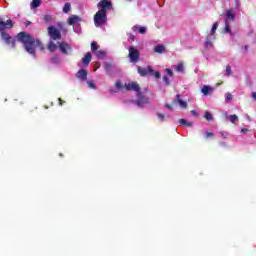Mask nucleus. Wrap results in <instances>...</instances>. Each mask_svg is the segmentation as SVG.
Here are the masks:
<instances>
[{
    "mask_svg": "<svg viewBox=\"0 0 256 256\" xmlns=\"http://www.w3.org/2000/svg\"><path fill=\"white\" fill-rule=\"evenodd\" d=\"M17 41L22 43L25 51L29 53V55H32V57H35V50L37 47L43 51L45 47H43V43H41V40L35 39L31 34L22 31L16 35Z\"/></svg>",
    "mask_w": 256,
    "mask_h": 256,
    "instance_id": "1",
    "label": "nucleus"
},
{
    "mask_svg": "<svg viewBox=\"0 0 256 256\" xmlns=\"http://www.w3.org/2000/svg\"><path fill=\"white\" fill-rule=\"evenodd\" d=\"M13 20L8 19L6 22L0 18V35L1 39L6 43V45H11L12 49H15L17 40L13 38L9 33L5 32V29H13Z\"/></svg>",
    "mask_w": 256,
    "mask_h": 256,
    "instance_id": "2",
    "label": "nucleus"
},
{
    "mask_svg": "<svg viewBox=\"0 0 256 256\" xmlns=\"http://www.w3.org/2000/svg\"><path fill=\"white\" fill-rule=\"evenodd\" d=\"M138 73H139L140 77H147V75H151L152 77H155L156 79H161V73L159 71L153 70V67H151V66H147V68L138 66Z\"/></svg>",
    "mask_w": 256,
    "mask_h": 256,
    "instance_id": "3",
    "label": "nucleus"
},
{
    "mask_svg": "<svg viewBox=\"0 0 256 256\" xmlns=\"http://www.w3.org/2000/svg\"><path fill=\"white\" fill-rule=\"evenodd\" d=\"M107 23V14L105 12H100L99 10L94 15V25L95 27H103Z\"/></svg>",
    "mask_w": 256,
    "mask_h": 256,
    "instance_id": "4",
    "label": "nucleus"
},
{
    "mask_svg": "<svg viewBox=\"0 0 256 256\" xmlns=\"http://www.w3.org/2000/svg\"><path fill=\"white\" fill-rule=\"evenodd\" d=\"M97 7H99L100 13H105L107 15V11H111L113 9V2L110 0H101L98 4Z\"/></svg>",
    "mask_w": 256,
    "mask_h": 256,
    "instance_id": "5",
    "label": "nucleus"
},
{
    "mask_svg": "<svg viewBox=\"0 0 256 256\" xmlns=\"http://www.w3.org/2000/svg\"><path fill=\"white\" fill-rule=\"evenodd\" d=\"M128 57L130 59V63H137L141 57L139 51L135 48V46H130L128 49Z\"/></svg>",
    "mask_w": 256,
    "mask_h": 256,
    "instance_id": "6",
    "label": "nucleus"
},
{
    "mask_svg": "<svg viewBox=\"0 0 256 256\" xmlns=\"http://www.w3.org/2000/svg\"><path fill=\"white\" fill-rule=\"evenodd\" d=\"M48 34L49 37H51V39H53L54 41H59V39H61V31L55 28V26L48 27Z\"/></svg>",
    "mask_w": 256,
    "mask_h": 256,
    "instance_id": "7",
    "label": "nucleus"
},
{
    "mask_svg": "<svg viewBox=\"0 0 256 256\" xmlns=\"http://www.w3.org/2000/svg\"><path fill=\"white\" fill-rule=\"evenodd\" d=\"M137 107H143L144 105L149 104V98L143 95L142 92L137 93V100L135 101Z\"/></svg>",
    "mask_w": 256,
    "mask_h": 256,
    "instance_id": "8",
    "label": "nucleus"
},
{
    "mask_svg": "<svg viewBox=\"0 0 256 256\" xmlns=\"http://www.w3.org/2000/svg\"><path fill=\"white\" fill-rule=\"evenodd\" d=\"M127 91H136V93L141 92V87L137 82H132L126 85Z\"/></svg>",
    "mask_w": 256,
    "mask_h": 256,
    "instance_id": "9",
    "label": "nucleus"
},
{
    "mask_svg": "<svg viewBox=\"0 0 256 256\" xmlns=\"http://www.w3.org/2000/svg\"><path fill=\"white\" fill-rule=\"evenodd\" d=\"M59 49L61 51V53H63V55H69V50H71V46H69V44L62 42L59 44Z\"/></svg>",
    "mask_w": 256,
    "mask_h": 256,
    "instance_id": "10",
    "label": "nucleus"
},
{
    "mask_svg": "<svg viewBox=\"0 0 256 256\" xmlns=\"http://www.w3.org/2000/svg\"><path fill=\"white\" fill-rule=\"evenodd\" d=\"M226 21L229 23V21H235V11L233 8H230L226 11Z\"/></svg>",
    "mask_w": 256,
    "mask_h": 256,
    "instance_id": "11",
    "label": "nucleus"
},
{
    "mask_svg": "<svg viewBox=\"0 0 256 256\" xmlns=\"http://www.w3.org/2000/svg\"><path fill=\"white\" fill-rule=\"evenodd\" d=\"M77 79H81V81H87V70L81 69L76 74Z\"/></svg>",
    "mask_w": 256,
    "mask_h": 256,
    "instance_id": "12",
    "label": "nucleus"
},
{
    "mask_svg": "<svg viewBox=\"0 0 256 256\" xmlns=\"http://www.w3.org/2000/svg\"><path fill=\"white\" fill-rule=\"evenodd\" d=\"M132 31H138V33H140V35H145V33H147V27L145 26H139V25H135L132 28Z\"/></svg>",
    "mask_w": 256,
    "mask_h": 256,
    "instance_id": "13",
    "label": "nucleus"
},
{
    "mask_svg": "<svg viewBox=\"0 0 256 256\" xmlns=\"http://www.w3.org/2000/svg\"><path fill=\"white\" fill-rule=\"evenodd\" d=\"M81 21V18L77 15H72L68 18V25H76V23H79Z\"/></svg>",
    "mask_w": 256,
    "mask_h": 256,
    "instance_id": "14",
    "label": "nucleus"
},
{
    "mask_svg": "<svg viewBox=\"0 0 256 256\" xmlns=\"http://www.w3.org/2000/svg\"><path fill=\"white\" fill-rule=\"evenodd\" d=\"M92 55L91 52H87L85 57L82 59L84 67H87L91 63Z\"/></svg>",
    "mask_w": 256,
    "mask_h": 256,
    "instance_id": "15",
    "label": "nucleus"
},
{
    "mask_svg": "<svg viewBox=\"0 0 256 256\" xmlns=\"http://www.w3.org/2000/svg\"><path fill=\"white\" fill-rule=\"evenodd\" d=\"M213 40H215V36H208L205 40V46L207 49H211L213 47Z\"/></svg>",
    "mask_w": 256,
    "mask_h": 256,
    "instance_id": "16",
    "label": "nucleus"
},
{
    "mask_svg": "<svg viewBox=\"0 0 256 256\" xmlns=\"http://www.w3.org/2000/svg\"><path fill=\"white\" fill-rule=\"evenodd\" d=\"M47 49L53 53L54 51H57V44H55V42H49Z\"/></svg>",
    "mask_w": 256,
    "mask_h": 256,
    "instance_id": "17",
    "label": "nucleus"
},
{
    "mask_svg": "<svg viewBox=\"0 0 256 256\" xmlns=\"http://www.w3.org/2000/svg\"><path fill=\"white\" fill-rule=\"evenodd\" d=\"M176 71L178 73H185V65L182 62L178 63L176 65Z\"/></svg>",
    "mask_w": 256,
    "mask_h": 256,
    "instance_id": "18",
    "label": "nucleus"
},
{
    "mask_svg": "<svg viewBox=\"0 0 256 256\" xmlns=\"http://www.w3.org/2000/svg\"><path fill=\"white\" fill-rule=\"evenodd\" d=\"M203 95H209V91H213V88H211L210 86L204 85L201 89Z\"/></svg>",
    "mask_w": 256,
    "mask_h": 256,
    "instance_id": "19",
    "label": "nucleus"
},
{
    "mask_svg": "<svg viewBox=\"0 0 256 256\" xmlns=\"http://www.w3.org/2000/svg\"><path fill=\"white\" fill-rule=\"evenodd\" d=\"M174 103H179L182 109H187V102L183 101L182 99H175Z\"/></svg>",
    "mask_w": 256,
    "mask_h": 256,
    "instance_id": "20",
    "label": "nucleus"
},
{
    "mask_svg": "<svg viewBox=\"0 0 256 256\" xmlns=\"http://www.w3.org/2000/svg\"><path fill=\"white\" fill-rule=\"evenodd\" d=\"M37 7H41V0H32L31 8L32 9H37Z\"/></svg>",
    "mask_w": 256,
    "mask_h": 256,
    "instance_id": "21",
    "label": "nucleus"
},
{
    "mask_svg": "<svg viewBox=\"0 0 256 256\" xmlns=\"http://www.w3.org/2000/svg\"><path fill=\"white\" fill-rule=\"evenodd\" d=\"M95 55L98 59H104L106 53L104 50H98L95 52Z\"/></svg>",
    "mask_w": 256,
    "mask_h": 256,
    "instance_id": "22",
    "label": "nucleus"
},
{
    "mask_svg": "<svg viewBox=\"0 0 256 256\" xmlns=\"http://www.w3.org/2000/svg\"><path fill=\"white\" fill-rule=\"evenodd\" d=\"M217 27H219V22H215L212 26L210 35L211 37H215V31H217Z\"/></svg>",
    "mask_w": 256,
    "mask_h": 256,
    "instance_id": "23",
    "label": "nucleus"
},
{
    "mask_svg": "<svg viewBox=\"0 0 256 256\" xmlns=\"http://www.w3.org/2000/svg\"><path fill=\"white\" fill-rule=\"evenodd\" d=\"M155 53H163L165 51V46L164 45H157L154 47Z\"/></svg>",
    "mask_w": 256,
    "mask_h": 256,
    "instance_id": "24",
    "label": "nucleus"
},
{
    "mask_svg": "<svg viewBox=\"0 0 256 256\" xmlns=\"http://www.w3.org/2000/svg\"><path fill=\"white\" fill-rule=\"evenodd\" d=\"M98 49H99V44H97L96 41H93L91 43V51H92V53H96V51H98Z\"/></svg>",
    "mask_w": 256,
    "mask_h": 256,
    "instance_id": "25",
    "label": "nucleus"
},
{
    "mask_svg": "<svg viewBox=\"0 0 256 256\" xmlns=\"http://www.w3.org/2000/svg\"><path fill=\"white\" fill-rule=\"evenodd\" d=\"M179 123H180V125H185L186 127H193V123L188 122L187 120H185L183 118L179 120Z\"/></svg>",
    "mask_w": 256,
    "mask_h": 256,
    "instance_id": "26",
    "label": "nucleus"
},
{
    "mask_svg": "<svg viewBox=\"0 0 256 256\" xmlns=\"http://www.w3.org/2000/svg\"><path fill=\"white\" fill-rule=\"evenodd\" d=\"M69 11H71V3L67 2L63 7V13H69Z\"/></svg>",
    "mask_w": 256,
    "mask_h": 256,
    "instance_id": "27",
    "label": "nucleus"
},
{
    "mask_svg": "<svg viewBox=\"0 0 256 256\" xmlns=\"http://www.w3.org/2000/svg\"><path fill=\"white\" fill-rule=\"evenodd\" d=\"M239 120V117L237 115H230V122L233 123V125H235L237 123V121Z\"/></svg>",
    "mask_w": 256,
    "mask_h": 256,
    "instance_id": "28",
    "label": "nucleus"
},
{
    "mask_svg": "<svg viewBox=\"0 0 256 256\" xmlns=\"http://www.w3.org/2000/svg\"><path fill=\"white\" fill-rule=\"evenodd\" d=\"M104 69L105 71H111V69H113V64L112 63H105L104 65Z\"/></svg>",
    "mask_w": 256,
    "mask_h": 256,
    "instance_id": "29",
    "label": "nucleus"
},
{
    "mask_svg": "<svg viewBox=\"0 0 256 256\" xmlns=\"http://www.w3.org/2000/svg\"><path fill=\"white\" fill-rule=\"evenodd\" d=\"M204 117H205V119H207V121H212V119H213V114L210 113V112H205Z\"/></svg>",
    "mask_w": 256,
    "mask_h": 256,
    "instance_id": "30",
    "label": "nucleus"
},
{
    "mask_svg": "<svg viewBox=\"0 0 256 256\" xmlns=\"http://www.w3.org/2000/svg\"><path fill=\"white\" fill-rule=\"evenodd\" d=\"M51 63H54L55 65H57V63H59V56L58 55L52 56Z\"/></svg>",
    "mask_w": 256,
    "mask_h": 256,
    "instance_id": "31",
    "label": "nucleus"
},
{
    "mask_svg": "<svg viewBox=\"0 0 256 256\" xmlns=\"http://www.w3.org/2000/svg\"><path fill=\"white\" fill-rule=\"evenodd\" d=\"M225 32L226 33H231V26L229 25V22H225Z\"/></svg>",
    "mask_w": 256,
    "mask_h": 256,
    "instance_id": "32",
    "label": "nucleus"
},
{
    "mask_svg": "<svg viewBox=\"0 0 256 256\" xmlns=\"http://www.w3.org/2000/svg\"><path fill=\"white\" fill-rule=\"evenodd\" d=\"M163 81H164L165 85H167V86L171 85V80H169V77L163 76Z\"/></svg>",
    "mask_w": 256,
    "mask_h": 256,
    "instance_id": "33",
    "label": "nucleus"
},
{
    "mask_svg": "<svg viewBox=\"0 0 256 256\" xmlns=\"http://www.w3.org/2000/svg\"><path fill=\"white\" fill-rule=\"evenodd\" d=\"M233 71L231 70V67L229 65L226 66V75L229 77L232 75Z\"/></svg>",
    "mask_w": 256,
    "mask_h": 256,
    "instance_id": "34",
    "label": "nucleus"
},
{
    "mask_svg": "<svg viewBox=\"0 0 256 256\" xmlns=\"http://www.w3.org/2000/svg\"><path fill=\"white\" fill-rule=\"evenodd\" d=\"M157 117H158V119H160V121H165V114L157 113Z\"/></svg>",
    "mask_w": 256,
    "mask_h": 256,
    "instance_id": "35",
    "label": "nucleus"
},
{
    "mask_svg": "<svg viewBox=\"0 0 256 256\" xmlns=\"http://www.w3.org/2000/svg\"><path fill=\"white\" fill-rule=\"evenodd\" d=\"M225 99L226 101H231V99H233V95L231 93H226Z\"/></svg>",
    "mask_w": 256,
    "mask_h": 256,
    "instance_id": "36",
    "label": "nucleus"
},
{
    "mask_svg": "<svg viewBox=\"0 0 256 256\" xmlns=\"http://www.w3.org/2000/svg\"><path fill=\"white\" fill-rule=\"evenodd\" d=\"M115 87H117V89H123V85H121V82L120 81H117L115 83Z\"/></svg>",
    "mask_w": 256,
    "mask_h": 256,
    "instance_id": "37",
    "label": "nucleus"
},
{
    "mask_svg": "<svg viewBox=\"0 0 256 256\" xmlns=\"http://www.w3.org/2000/svg\"><path fill=\"white\" fill-rule=\"evenodd\" d=\"M206 139L213 137V132H205Z\"/></svg>",
    "mask_w": 256,
    "mask_h": 256,
    "instance_id": "38",
    "label": "nucleus"
},
{
    "mask_svg": "<svg viewBox=\"0 0 256 256\" xmlns=\"http://www.w3.org/2000/svg\"><path fill=\"white\" fill-rule=\"evenodd\" d=\"M166 73H167V75H169L170 77H173V70L167 68V69H166Z\"/></svg>",
    "mask_w": 256,
    "mask_h": 256,
    "instance_id": "39",
    "label": "nucleus"
},
{
    "mask_svg": "<svg viewBox=\"0 0 256 256\" xmlns=\"http://www.w3.org/2000/svg\"><path fill=\"white\" fill-rule=\"evenodd\" d=\"M88 86L90 87V89H96L95 83L91 81L88 82Z\"/></svg>",
    "mask_w": 256,
    "mask_h": 256,
    "instance_id": "40",
    "label": "nucleus"
},
{
    "mask_svg": "<svg viewBox=\"0 0 256 256\" xmlns=\"http://www.w3.org/2000/svg\"><path fill=\"white\" fill-rule=\"evenodd\" d=\"M128 39H130V41H135V35L128 33Z\"/></svg>",
    "mask_w": 256,
    "mask_h": 256,
    "instance_id": "41",
    "label": "nucleus"
},
{
    "mask_svg": "<svg viewBox=\"0 0 256 256\" xmlns=\"http://www.w3.org/2000/svg\"><path fill=\"white\" fill-rule=\"evenodd\" d=\"M190 113H191V115H193L194 117H199V113H197V111H195V110H191Z\"/></svg>",
    "mask_w": 256,
    "mask_h": 256,
    "instance_id": "42",
    "label": "nucleus"
},
{
    "mask_svg": "<svg viewBox=\"0 0 256 256\" xmlns=\"http://www.w3.org/2000/svg\"><path fill=\"white\" fill-rule=\"evenodd\" d=\"M241 133H242L243 135H245L246 133H249V129H247V128H242V129H241Z\"/></svg>",
    "mask_w": 256,
    "mask_h": 256,
    "instance_id": "43",
    "label": "nucleus"
},
{
    "mask_svg": "<svg viewBox=\"0 0 256 256\" xmlns=\"http://www.w3.org/2000/svg\"><path fill=\"white\" fill-rule=\"evenodd\" d=\"M166 109H169L170 111H173V106L170 104H165Z\"/></svg>",
    "mask_w": 256,
    "mask_h": 256,
    "instance_id": "44",
    "label": "nucleus"
},
{
    "mask_svg": "<svg viewBox=\"0 0 256 256\" xmlns=\"http://www.w3.org/2000/svg\"><path fill=\"white\" fill-rule=\"evenodd\" d=\"M251 97H252V99H254V101H256V92H253Z\"/></svg>",
    "mask_w": 256,
    "mask_h": 256,
    "instance_id": "45",
    "label": "nucleus"
},
{
    "mask_svg": "<svg viewBox=\"0 0 256 256\" xmlns=\"http://www.w3.org/2000/svg\"><path fill=\"white\" fill-rule=\"evenodd\" d=\"M58 101H59V105H63V103H65V101H63V99L61 98H59Z\"/></svg>",
    "mask_w": 256,
    "mask_h": 256,
    "instance_id": "46",
    "label": "nucleus"
},
{
    "mask_svg": "<svg viewBox=\"0 0 256 256\" xmlns=\"http://www.w3.org/2000/svg\"><path fill=\"white\" fill-rule=\"evenodd\" d=\"M49 19H51V16H45L44 17V21H49Z\"/></svg>",
    "mask_w": 256,
    "mask_h": 256,
    "instance_id": "47",
    "label": "nucleus"
},
{
    "mask_svg": "<svg viewBox=\"0 0 256 256\" xmlns=\"http://www.w3.org/2000/svg\"><path fill=\"white\" fill-rule=\"evenodd\" d=\"M244 51H249V46L248 45L244 46Z\"/></svg>",
    "mask_w": 256,
    "mask_h": 256,
    "instance_id": "48",
    "label": "nucleus"
},
{
    "mask_svg": "<svg viewBox=\"0 0 256 256\" xmlns=\"http://www.w3.org/2000/svg\"><path fill=\"white\" fill-rule=\"evenodd\" d=\"M176 99H181V94H177Z\"/></svg>",
    "mask_w": 256,
    "mask_h": 256,
    "instance_id": "49",
    "label": "nucleus"
},
{
    "mask_svg": "<svg viewBox=\"0 0 256 256\" xmlns=\"http://www.w3.org/2000/svg\"><path fill=\"white\" fill-rule=\"evenodd\" d=\"M220 145H222L223 147H225L227 144L225 142H221Z\"/></svg>",
    "mask_w": 256,
    "mask_h": 256,
    "instance_id": "50",
    "label": "nucleus"
},
{
    "mask_svg": "<svg viewBox=\"0 0 256 256\" xmlns=\"http://www.w3.org/2000/svg\"><path fill=\"white\" fill-rule=\"evenodd\" d=\"M59 156H60V157H63V153H60Z\"/></svg>",
    "mask_w": 256,
    "mask_h": 256,
    "instance_id": "51",
    "label": "nucleus"
}]
</instances>
